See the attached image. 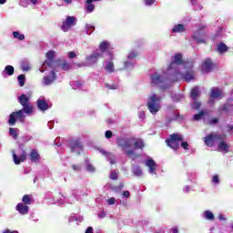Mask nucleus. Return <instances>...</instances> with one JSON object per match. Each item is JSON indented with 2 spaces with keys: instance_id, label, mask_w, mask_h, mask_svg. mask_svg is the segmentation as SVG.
<instances>
[{
  "instance_id": "57",
  "label": "nucleus",
  "mask_w": 233,
  "mask_h": 233,
  "mask_svg": "<svg viewBox=\"0 0 233 233\" xmlns=\"http://www.w3.org/2000/svg\"><path fill=\"white\" fill-rule=\"evenodd\" d=\"M179 117H181L180 115H179V113H178V112H176V113L173 115V117H172V118H169V123H170L171 121H176V120L179 119Z\"/></svg>"
},
{
  "instance_id": "52",
  "label": "nucleus",
  "mask_w": 233,
  "mask_h": 233,
  "mask_svg": "<svg viewBox=\"0 0 233 233\" xmlns=\"http://www.w3.org/2000/svg\"><path fill=\"white\" fill-rule=\"evenodd\" d=\"M192 106L195 110H199L201 108V102H198V99L193 100Z\"/></svg>"
},
{
  "instance_id": "50",
  "label": "nucleus",
  "mask_w": 233,
  "mask_h": 233,
  "mask_svg": "<svg viewBox=\"0 0 233 233\" xmlns=\"http://www.w3.org/2000/svg\"><path fill=\"white\" fill-rule=\"evenodd\" d=\"M221 32H223V27H218L217 30V34L215 35V37H213L212 39L214 41H218V39H219V37H221Z\"/></svg>"
},
{
  "instance_id": "5",
  "label": "nucleus",
  "mask_w": 233,
  "mask_h": 233,
  "mask_svg": "<svg viewBox=\"0 0 233 233\" xmlns=\"http://www.w3.org/2000/svg\"><path fill=\"white\" fill-rule=\"evenodd\" d=\"M218 141H227V135L211 133L204 137V143L207 147H216Z\"/></svg>"
},
{
  "instance_id": "2",
  "label": "nucleus",
  "mask_w": 233,
  "mask_h": 233,
  "mask_svg": "<svg viewBox=\"0 0 233 233\" xmlns=\"http://www.w3.org/2000/svg\"><path fill=\"white\" fill-rule=\"evenodd\" d=\"M197 30H194L191 35V39L198 45H207V32H208V25L207 24H198L195 25Z\"/></svg>"
},
{
  "instance_id": "18",
  "label": "nucleus",
  "mask_w": 233,
  "mask_h": 233,
  "mask_svg": "<svg viewBox=\"0 0 233 233\" xmlns=\"http://www.w3.org/2000/svg\"><path fill=\"white\" fill-rule=\"evenodd\" d=\"M136 57H137V52H130L127 61L124 63L125 68H134V66H136Z\"/></svg>"
},
{
  "instance_id": "61",
  "label": "nucleus",
  "mask_w": 233,
  "mask_h": 233,
  "mask_svg": "<svg viewBox=\"0 0 233 233\" xmlns=\"http://www.w3.org/2000/svg\"><path fill=\"white\" fill-rule=\"evenodd\" d=\"M144 3L146 5V6H152V5H154V3H156V0H144Z\"/></svg>"
},
{
  "instance_id": "53",
  "label": "nucleus",
  "mask_w": 233,
  "mask_h": 233,
  "mask_svg": "<svg viewBox=\"0 0 233 233\" xmlns=\"http://www.w3.org/2000/svg\"><path fill=\"white\" fill-rule=\"evenodd\" d=\"M211 181H212V183H213L214 185H219V183H220L219 176L214 175V176L212 177Z\"/></svg>"
},
{
  "instance_id": "13",
  "label": "nucleus",
  "mask_w": 233,
  "mask_h": 233,
  "mask_svg": "<svg viewBox=\"0 0 233 233\" xmlns=\"http://www.w3.org/2000/svg\"><path fill=\"white\" fill-rule=\"evenodd\" d=\"M99 57H102L101 52L96 50L86 57V64H79L78 66H92V65H96V63H97Z\"/></svg>"
},
{
  "instance_id": "37",
  "label": "nucleus",
  "mask_w": 233,
  "mask_h": 233,
  "mask_svg": "<svg viewBox=\"0 0 233 233\" xmlns=\"http://www.w3.org/2000/svg\"><path fill=\"white\" fill-rule=\"evenodd\" d=\"M21 69L23 72H28V70H30V62L27 59L21 61Z\"/></svg>"
},
{
  "instance_id": "40",
  "label": "nucleus",
  "mask_w": 233,
  "mask_h": 233,
  "mask_svg": "<svg viewBox=\"0 0 233 233\" xmlns=\"http://www.w3.org/2000/svg\"><path fill=\"white\" fill-rule=\"evenodd\" d=\"M171 97L174 103H181L185 99V96L182 94L173 95Z\"/></svg>"
},
{
  "instance_id": "25",
  "label": "nucleus",
  "mask_w": 233,
  "mask_h": 233,
  "mask_svg": "<svg viewBox=\"0 0 233 233\" xmlns=\"http://www.w3.org/2000/svg\"><path fill=\"white\" fill-rule=\"evenodd\" d=\"M14 72H15V69L13 66H5L1 75L4 79H6V77H9L10 76H14Z\"/></svg>"
},
{
  "instance_id": "38",
  "label": "nucleus",
  "mask_w": 233,
  "mask_h": 233,
  "mask_svg": "<svg viewBox=\"0 0 233 233\" xmlns=\"http://www.w3.org/2000/svg\"><path fill=\"white\" fill-rule=\"evenodd\" d=\"M9 136H11L13 139H17V137L19 136V130L15 127L9 128Z\"/></svg>"
},
{
  "instance_id": "28",
  "label": "nucleus",
  "mask_w": 233,
  "mask_h": 233,
  "mask_svg": "<svg viewBox=\"0 0 233 233\" xmlns=\"http://www.w3.org/2000/svg\"><path fill=\"white\" fill-rule=\"evenodd\" d=\"M221 96H223V92L221 91V89L218 87H213L211 89L210 97L212 99H221Z\"/></svg>"
},
{
  "instance_id": "64",
  "label": "nucleus",
  "mask_w": 233,
  "mask_h": 233,
  "mask_svg": "<svg viewBox=\"0 0 233 233\" xmlns=\"http://www.w3.org/2000/svg\"><path fill=\"white\" fill-rule=\"evenodd\" d=\"M3 233H19V231H17V230H10V229H5V230H4L3 231Z\"/></svg>"
},
{
  "instance_id": "30",
  "label": "nucleus",
  "mask_w": 233,
  "mask_h": 233,
  "mask_svg": "<svg viewBox=\"0 0 233 233\" xmlns=\"http://www.w3.org/2000/svg\"><path fill=\"white\" fill-rule=\"evenodd\" d=\"M217 145L219 152H225V154L228 152V144H227L225 140H220L217 142Z\"/></svg>"
},
{
  "instance_id": "59",
  "label": "nucleus",
  "mask_w": 233,
  "mask_h": 233,
  "mask_svg": "<svg viewBox=\"0 0 233 233\" xmlns=\"http://www.w3.org/2000/svg\"><path fill=\"white\" fill-rule=\"evenodd\" d=\"M180 146L182 147V148H184V150H188V142H185V141H180Z\"/></svg>"
},
{
  "instance_id": "15",
  "label": "nucleus",
  "mask_w": 233,
  "mask_h": 233,
  "mask_svg": "<svg viewBox=\"0 0 233 233\" xmlns=\"http://www.w3.org/2000/svg\"><path fill=\"white\" fill-rule=\"evenodd\" d=\"M44 199L47 201L49 205H59L60 207L65 205V201H63V198L57 200L56 197H54V194H52V192L50 191L45 194Z\"/></svg>"
},
{
  "instance_id": "31",
  "label": "nucleus",
  "mask_w": 233,
  "mask_h": 233,
  "mask_svg": "<svg viewBox=\"0 0 233 233\" xmlns=\"http://www.w3.org/2000/svg\"><path fill=\"white\" fill-rule=\"evenodd\" d=\"M16 210L19 212V214H22V216H25V214H28V206H26L24 203H18L16 205Z\"/></svg>"
},
{
  "instance_id": "58",
  "label": "nucleus",
  "mask_w": 233,
  "mask_h": 233,
  "mask_svg": "<svg viewBox=\"0 0 233 233\" xmlns=\"http://www.w3.org/2000/svg\"><path fill=\"white\" fill-rule=\"evenodd\" d=\"M117 171H111L110 173V179L116 180L117 179Z\"/></svg>"
},
{
  "instance_id": "41",
  "label": "nucleus",
  "mask_w": 233,
  "mask_h": 233,
  "mask_svg": "<svg viewBox=\"0 0 233 233\" xmlns=\"http://www.w3.org/2000/svg\"><path fill=\"white\" fill-rule=\"evenodd\" d=\"M86 34L87 35H91V34L96 30V26L92 25L91 24H86L85 25Z\"/></svg>"
},
{
  "instance_id": "3",
  "label": "nucleus",
  "mask_w": 233,
  "mask_h": 233,
  "mask_svg": "<svg viewBox=\"0 0 233 233\" xmlns=\"http://www.w3.org/2000/svg\"><path fill=\"white\" fill-rule=\"evenodd\" d=\"M147 107L150 114L156 116L161 110V96L156 93L149 95L147 101Z\"/></svg>"
},
{
  "instance_id": "10",
  "label": "nucleus",
  "mask_w": 233,
  "mask_h": 233,
  "mask_svg": "<svg viewBox=\"0 0 233 233\" xmlns=\"http://www.w3.org/2000/svg\"><path fill=\"white\" fill-rule=\"evenodd\" d=\"M25 114L26 113L23 109L18 110L16 112H13L9 116V119L7 121L8 125H10V127H14V125H15L17 120L20 121V123H24L25 122V117H26Z\"/></svg>"
},
{
  "instance_id": "45",
  "label": "nucleus",
  "mask_w": 233,
  "mask_h": 233,
  "mask_svg": "<svg viewBox=\"0 0 233 233\" xmlns=\"http://www.w3.org/2000/svg\"><path fill=\"white\" fill-rule=\"evenodd\" d=\"M19 86H23L26 83V76L22 74L17 76Z\"/></svg>"
},
{
  "instance_id": "11",
  "label": "nucleus",
  "mask_w": 233,
  "mask_h": 233,
  "mask_svg": "<svg viewBox=\"0 0 233 233\" xmlns=\"http://www.w3.org/2000/svg\"><path fill=\"white\" fill-rule=\"evenodd\" d=\"M183 141V137L179 134H172L169 138L166 139V143L173 150H177L179 148V143Z\"/></svg>"
},
{
  "instance_id": "39",
  "label": "nucleus",
  "mask_w": 233,
  "mask_h": 233,
  "mask_svg": "<svg viewBox=\"0 0 233 233\" xmlns=\"http://www.w3.org/2000/svg\"><path fill=\"white\" fill-rule=\"evenodd\" d=\"M85 163H86V169L87 170V172H96V167L92 166V164L90 163V159L86 158Z\"/></svg>"
},
{
  "instance_id": "1",
  "label": "nucleus",
  "mask_w": 233,
  "mask_h": 233,
  "mask_svg": "<svg viewBox=\"0 0 233 233\" xmlns=\"http://www.w3.org/2000/svg\"><path fill=\"white\" fill-rule=\"evenodd\" d=\"M172 77V74L168 73V69L162 74L155 72L151 75V85L158 86L162 90H167V88H170V84L174 82Z\"/></svg>"
},
{
  "instance_id": "51",
  "label": "nucleus",
  "mask_w": 233,
  "mask_h": 233,
  "mask_svg": "<svg viewBox=\"0 0 233 233\" xmlns=\"http://www.w3.org/2000/svg\"><path fill=\"white\" fill-rule=\"evenodd\" d=\"M187 179L191 181V183H194V181H196V172H189L187 174Z\"/></svg>"
},
{
  "instance_id": "20",
  "label": "nucleus",
  "mask_w": 233,
  "mask_h": 233,
  "mask_svg": "<svg viewBox=\"0 0 233 233\" xmlns=\"http://www.w3.org/2000/svg\"><path fill=\"white\" fill-rule=\"evenodd\" d=\"M13 154V161L15 165H21L26 160V153L22 151L20 155L15 154V151H12Z\"/></svg>"
},
{
  "instance_id": "33",
  "label": "nucleus",
  "mask_w": 233,
  "mask_h": 233,
  "mask_svg": "<svg viewBox=\"0 0 233 233\" xmlns=\"http://www.w3.org/2000/svg\"><path fill=\"white\" fill-rule=\"evenodd\" d=\"M186 30L187 27H185V25L178 24L173 27L172 34H182V32H185Z\"/></svg>"
},
{
  "instance_id": "49",
  "label": "nucleus",
  "mask_w": 233,
  "mask_h": 233,
  "mask_svg": "<svg viewBox=\"0 0 233 233\" xmlns=\"http://www.w3.org/2000/svg\"><path fill=\"white\" fill-rule=\"evenodd\" d=\"M106 88H108V90H117L119 88V84H113V85H109V84H106L105 85Z\"/></svg>"
},
{
  "instance_id": "8",
  "label": "nucleus",
  "mask_w": 233,
  "mask_h": 233,
  "mask_svg": "<svg viewBox=\"0 0 233 233\" xmlns=\"http://www.w3.org/2000/svg\"><path fill=\"white\" fill-rule=\"evenodd\" d=\"M99 50L101 56L104 59H114V52L112 51V47L110 46V42L103 41L99 45Z\"/></svg>"
},
{
  "instance_id": "48",
  "label": "nucleus",
  "mask_w": 233,
  "mask_h": 233,
  "mask_svg": "<svg viewBox=\"0 0 233 233\" xmlns=\"http://www.w3.org/2000/svg\"><path fill=\"white\" fill-rule=\"evenodd\" d=\"M24 205H31L32 204V198H30L28 195H25L22 198Z\"/></svg>"
},
{
  "instance_id": "26",
  "label": "nucleus",
  "mask_w": 233,
  "mask_h": 233,
  "mask_svg": "<svg viewBox=\"0 0 233 233\" xmlns=\"http://www.w3.org/2000/svg\"><path fill=\"white\" fill-rule=\"evenodd\" d=\"M105 64H104V69L106 72H108V74H112V72H115L114 68V62H112L113 59L105 58Z\"/></svg>"
},
{
  "instance_id": "34",
  "label": "nucleus",
  "mask_w": 233,
  "mask_h": 233,
  "mask_svg": "<svg viewBox=\"0 0 233 233\" xmlns=\"http://www.w3.org/2000/svg\"><path fill=\"white\" fill-rule=\"evenodd\" d=\"M190 96H191V99H193V101H196V99H198L199 97V96H201L199 87H198V86L193 87L191 90Z\"/></svg>"
},
{
  "instance_id": "23",
  "label": "nucleus",
  "mask_w": 233,
  "mask_h": 233,
  "mask_svg": "<svg viewBox=\"0 0 233 233\" xmlns=\"http://www.w3.org/2000/svg\"><path fill=\"white\" fill-rule=\"evenodd\" d=\"M134 146L135 150L145 148V141L141 138L131 137V147Z\"/></svg>"
},
{
  "instance_id": "46",
  "label": "nucleus",
  "mask_w": 233,
  "mask_h": 233,
  "mask_svg": "<svg viewBox=\"0 0 233 233\" xmlns=\"http://www.w3.org/2000/svg\"><path fill=\"white\" fill-rule=\"evenodd\" d=\"M13 36L15 37V39H18V41L25 40V35L19 33V31H15L13 33Z\"/></svg>"
},
{
  "instance_id": "35",
  "label": "nucleus",
  "mask_w": 233,
  "mask_h": 233,
  "mask_svg": "<svg viewBox=\"0 0 233 233\" xmlns=\"http://www.w3.org/2000/svg\"><path fill=\"white\" fill-rule=\"evenodd\" d=\"M84 218L83 216H77L76 214H71V216L69 217V223H73V221H76V224L79 225V223H81L83 221Z\"/></svg>"
},
{
  "instance_id": "22",
  "label": "nucleus",
  "mask_w": 233,
  "mask_h": 233,
  "mask_svg": "<svg viewBox=\"0 0 233 233\" xmlns=\"http://www.w3.org/2000/svg\"><path fill=\"white\" fill-rule=\"evenodd\" d=\"M213 66H214V64H212V60H210L209 58L206 59L202 63L201 73L208 74L209 72H212Z\"/></svg>"
},
{
  "instance_id": "36",
  "label": "nucleus",
  "mask_w": 233,
  "mask_h": 233,
  "mask_svg": "<svg viewBox=\"0 0 233 233\" xmlns=\"http://www.w3.org/2000/svg\"><path fill=\"white\" fill-rule=\"evenodd\" d=\"M132 172L136 177H141L143 176V169L139 166H133Z\"/></svg>"
},
{
  "instance_id": "32",
  "label": "nucleus",
  "mask_w": 233,
  "mask_h": 233,
  "mask_svg": "<svg viewBox=\"0 0 233 233\" xmlns=\"http://www.w3.org/2000/svg\"><path fill=\"white\" fill-rule=\"evenodd\" d=\"M201 217L203 218V219H206L207 221H214V219H216L214 213H212V211L210 210L204 211Z\"/></svg>"
},
{
  "instance_id": "56",
  "label": "nucleus",
  "mask_w": 233,
  "mask_h": 233,
  "mask_svg": "<svg viewBox=\"0 0 233 233\" xmlns=\"http://www.w3.org/2000/svg\"><path fill=\"white\" fill-rule=\"evenodd\" d=\"M230 108H232V106H230L229 104H225L221 107V110L224 111V112H228L230 110Z\"/></svg>"
},
{
  "instance_id": "63",
  "label": "nucleus",
  "mask_w": 233,
  "mask_h": 233,
  "mask_svg": "<svg viewBox=\"0 0 233 233\" xmlns=\"http://www.w3.org/2000/svg\"><path fill=\"white\" fill-rule=\"evenodd\" d=\"M105 136H106V139H110V137H112V131H110V130L106 131Z\"/></svg>"
},
{
  "instance_id": "9",
  "label": "nucleus",
  "mask_w": 233,
  "mask_h": 233,
  "mask_svg": "<svg viewBox=\"0 0 233 233\" xmlns=\"http://www.w3.org/2000/svg\"><path fill=\"white\" fill-rule=\"evenodd\" d=\"M55 57H56V52L49 51L48 53H46L47 60H46L42 64V66L40 67V72L42 73L45 72L46 68H57V62L54 60Z\"/></svg>"
},
{
  "instance_id": "27",
  "label": "nucleus",
  "mask_w": 233,
  "mask_h": 233,
  "mask_svg": "<svg viewBox=\"0 0 233 233\" xmlns=\"http://www.w3.org/2000/svg\"><path fill=\"white\" fill-rule=\"evenodd\" d=\"M29 159L31 163H39L41 157L39 156V153L37 150L33 149L29 155Z\"/></svg>"
},
{
  "instance_id": "42",
  "label": "nucleus",
  "mask_w": 233,
  "mask_h": 233,
  "mask_svg": "<svg viewBox=\"0 0 233 233\" xmlns=\"http://www.w3.org/2000/svg\"><path fill=\"white\" fill-rule=\"evenodd\" d=\"M228 50V47L223 42H221L218 46V52H219V54H225V52H227Z\"/></svg>"
},
{
  "instance_id": "54",
  "label": "nucleus",
  "mask_w": 233,
  "mask_h": 233,
  "mask_svg": "<svg viewBox=\"0 0 233 233\" xmlns=\"http://www.w3.org/2000/svg\"><path fill=\"white\" fill-rule=\"evenodd\" d=\"M190 190H192V187L190 186L187 185V186H184L182 192L184 194H189Z\"/></svg>"
},
{
  "instance_id": "12",
  "label": "nucleus",
  "mask_w": 233,
  "mask_h": 233,
  "mask_svg": "<svg viewBox=\"0 0 233 233\" xmlns=\"http://www.w3.org/2000/svg\"><path fill=\"white\" fill-rule=\"evenodd\" d=\"M62 198L65 203H68L69 205H74L76 201H79L81 199V191L79 189L74 188L71 190V196L66 198V197L62 195Z\"/></svg>"
},
{
  "instance_id": "60",
  "label": "nucleus",
  "mask_w": 233,
  "mask_h": 233,
  "mask_svg": "<svg viewBox=\"0 0 233 233\" xmlns=\"http://www.w3.org/2000/svg\"><path fill=\"white\" fill-rule=\"evenodd\" d=\"M61 68H62V70H70V66L68 65V63L64 62V63L61 65Z\"/></svg>"
},
{
  "instance_id": "7",
  "label": "nucleus",
  "mask_w": 233,
  "mask_h": 233,
  "mask_svg": "<svg viewBox=\"0 0 233 233\" xmlns=\"http://www.w3.org/2000/svg\"><path fill=\"white\" fill-rule=\"evenodd\" d=\"M18 103L23 106V110L27 116L34 113V106L30 102V97L28 96L22 94L18 96Z\"/></svg>"
},
{
  "instance_id": "14",
  "label": "nucleus",
  "mask_w": 233,
  "mask_h": 233,
  "mask_svg": "<svg viewBox=\"0 0 233 233\" xmlns=\"http://www.w3.org/2000/svg\"><path fill=\"white\" fill-rule=\"evenodd\" d=\"M69 147L71 148V152H75L76 154H77V156H79V154L83 152V142H81V139L76 138L70 142Z\"/></svg>"
},
{
  "instance_id": "19",
  "label": "nucleus",
  "mask_w": 233,
  "mask_h": 233,
  "mask_svg": "<svg viewBox=\"0 0 233 233\" xmlns=\"http://www.w3.org/2000/svg\"><path fill=\"white\" fill-rule=\"evenodd\" d=\"M116 143L121 148H123V150H125L126 148H130V147H132V137H118L116 139Z\"/></svg>"
},
{
  "instance_id": "44",
  "label": "nucleus",
  "mask_w": 233,
  "mask_h": 233,
  "mask_svg": "<svg viewBox=\"0 0 233 233\" xmlns=\"http://www.w3.org/2000/svg\"><path fill=\"white\" fill-rule=\"evenodd\" d=\"M205 116H207V112L202 110L198 114L194 115L193 119L195 121H200V119H203V117H205Z\"/></svg>"
},
{
  "instance_id": "43",
  "label": "nucleus",
  "mask_w": 233,
  "mask_h": 233,
  "mask_svg": "<svg viewBox=\"0 0 233 233\" xmlns=\"http://www.w3.org/2000/svg\"><path fill=\"white\" fill-rule=\"evenodd\" d=\"M73 90H78V88H81V86H83V82L81 81H72L70 83Z\"/></svg>"
},
{
  "instance_id": "4",
  "label": "nucleus",
  "mask_w": 233,
  "mask_h": 233,
  "mask_svg": "<svg viewBox=\"0 0 233 233\" xmlns=\"http://www.w3.org/2000/svg\"><path fill=\"white\" fill-rule=\"evenodd\" d=\"M180 66H185L183 65V55L176 54L172 57V61L167 68V74H171L172 76H177V71Z\"/></svg>"
},
{
  "instance_id": "6",
  "label": "nucleus",
  "mask_w": 233,
  "mask_h": 233,
  "mask_svg": "<svg viewBox=\"0 0 233 233\" xmlns=\"http://www.w3.org/2000/svg\"><path fill=\"white\" fill-rule=\"evenodd\" d=\"M172 81H179L181 79H184L186 83H190L192 79H194V71H192V64L188 66V69L186 70L185 73L179 72V69L177 70V75H171Z\"/></svg>"
},
{
  "instance_id": "16",
  "label": "nucleus",
  "mask_w": 233,
  "mask_h": 233,
  "mask_svg": "<svg viewBox=\"0 0 233 233\" xmlns=\"http://www.w3.org/2000/svg\"><path fill=\"white\" fill-rule=\"evenodd\" d=\"M76 21H77L76 16H66L61 26L63 32H68L72 26H76Z\"/></svg>"
},
{
  "instance_id": "29",
  "label": "nucleus",
  "mask_w": 233,
  "mask_h": 233,
  "mask_svg": "<svg viewBox=\"0 0 233 233\" xmlns=\"http://www.w3.org/2000/svg\"><path fill=\"white\" fill-rule=\"evenodd\" d=\"M99 152L100 154H102V156H105L108 158V161L111 165H116V157H114V155H112V153L105 151V149H99Z\"/></svg>"
},
{
  "instance_id": "47",
  "label": "nucleus",
  "mask_w": 233,
  "mask_h": 233,
  "mask_svg": "<svg viewBox=\"0 0 233 233\" xmlns=\"http://www.w3.org/2000/svg\"><path fill=\"white\" fill-rule=\"evenodd\" d=\"M190 3L192 6H194L195 10H203V6L200 5L198 0H191Z\"/></svg>"
},
{
  "instance_id": "62",
  "label": "nucleus",
  "mask_w": 233,
  "mask_h": 233,
  "mask_svg": "<svg viewBox=\"0 0 233 233\" xmlns=\"http://www.w3.org/2000/svg\"><path fill=\"white\" fill-rule=\"evenodd\" d=\"M77 55L76 54V52H74V51H70L69 53H68V58L69 59H74V57H76Z\"/></svg>"
},
{
  "instance_id": "55",
  "label": "nucleus",
  "mask_w": 233,
  "mask_h": 233,
  "mask_svg": "<svg viewBox=\"0 0 233 233\" xmlns=\"http://www.w3.org/2000/svg\"><path fill=\"white\" fill-rule=\"evenodd\" d=\"M138 117L141 121H145V119L147 118V115H145V111H139Z\"/></svg>"
},
{
  "instance_id": "17",
  "label": "nucleus",
  "mask_w": 233,
  "mask_h": 233,
  "mask_svg": "<svg viewBox=\"0 0 233 233\" xmlns=\"http://www.w3.org/2000/svg\"><path fill=\"white\" fill-rule=\"evenodd\" d=\"M56 68H51L49 75L44 76L42 80V85L44 86H50V85H52V83H54V81L56 79Z\"/></svg>"
},
{
  "instance_id": "21",
  "label": "nucleus",
  "mask_w": 233,
  "mask_h": 233,
  "mask_svg": "<svg viewBox=\"0 0 233 233\" xmlns=\"http://www.w3.org/2000/svg\"><path fill=\"white\" fill-rule=\"evenodd\" d=\"M146 167H147L148 169V174H154L156 176V170H157V164L154 159L152 158H147L145 162Z\"/></svg>"
},
{
  "instance_id": "24",
  "label": "nucleus",
  "mask_w": 233,
  "mask_h": 233,
  "mask_svg": "<svg viewBox=\"0 0 233 233\" xmlns=\"http://www.w3.org/2000/svg\"><path fill=\"white\" fill-rule=\"evenodd\" d=\"M36 105L41 112H46V110H48V108H50V105L46 103V100L44 98V96L38 98Z\"/></svg>"
}]
</instances>
